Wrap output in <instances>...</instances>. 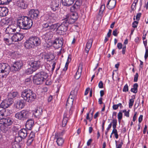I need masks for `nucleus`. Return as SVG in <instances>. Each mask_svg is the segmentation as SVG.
<instances>
[{
  "instance_id": "25",
  "label": "nucleus",
  "mask_w": 148,
  "mask_h": 148,
  "mask_svg": "<svg viewBox=\"0 0 148 148\" xmlns=\"http://www.w3.org/2000/svg\"><path fill=\"white\" fill-rule=\"evenodd\" d=\"M75 0H62V5L64 6L69 7L74 3Z\"/></svg>"
},
{
  "instance_id": "14",
  "label": "nucleus",
  "mask_w": 148,
  "mask_h": 148,
  "mask_svg": "<svg viewBox=\"0 0 148 148\" xmlns=\"http://www.w3.org/2000/svg\"><path fill=\"white\" fill-rule=\"evenodd\" d=\"M24 37V34L22 33H17L14 34L12 36L11 40L12 42H17L21 40Z\"/></svg>"
},
{
  "instance_id": "38",
  "label": "nucleus",
  "mask_w": 148,
  "mask_h": 148,
  "mask_svg": "<svg viewBox=\"0 0 148 148\" xmlns=\"http://www.w3.org/2000/svg\"><path fill=\"white\" fill-rule=\"evenodd\" d=\"M6 111L5 109L3 108V109L0 110V118L1 117L6 116L7 115L6 114Z\"/></svg>"
},
{
  "instance_id": "60",
  "label": "nucleus",
  "mask_w": 148,
  "mask_h": 148,
  "mask_svg": "<svg viewBox=\"0 0 148 148\" xmlns=\"http://www.w3.org/2000/svg\"><path fill=\"white\" fill-rule=\"evenodd\" d=\"M141 13H138L136 16V19L137 21H139L141 15Z\"/></svg>"
},
{
  "instance_id": "19",
  "label": "nucleus",
  "mask_w": 148,
  "mask_h": 148,
  "mask_svg": "<svg viewBox=\"0 0 148 148\" xmlns=\"http://www.w3.org/2000/svg\"><path fill=\"white\" fill-rule=\"evenodd\" d=\"M82 65L80 64L78 67L77 72L75 75V78L76 79H78L80 77L82 71Z\"/></svg>"
},
{
  "instance_id": "23",
  "label": "nucleus",
  "mask_w": 148,
  "mask_h": 148,
  "mask_svg": "<svg viewBox=\"0 0 148 148\" xmlns=\"http://www.w3.org/2000/svg\"><path fill=\"white\" fill-rule=\"evenodd\" d=\"M17 5L19 7L22 9H25L27 7V5L25 3L24 1L19 0L16 3Z\"/></svg>"
},
{
  "instance_id": "63",
  "label": "nucleus",
  "mask_w": 148,
  "mask_h": 148,
  "mask_svg": "<svg viewBox=\"0 0 148 148\" xmlns=\"http://www.w3.org/2000/svg\"><path fill=\"white\" fill-rule=\"evenodd\" d=\"M118 29H116L114 30L112 32L113 35L115 36H117L118 34V33H117L118 31Z\"/></svg>"
},
{
  "instance_id": "57",
  "label": "nucleus",
  "mask_w": 148,
  "mask_h": 148,
  "mask_svg": "<svg viewBox=\"0 0 148 148\" xmlns=\"http://www.w3.org/2000/svg\"><path fill=\"white\" fill-rule=\"evenodd\" d=\"M46 85H50L51 84V80L50 79H46Z\"/></svg>"
},
{
  "instance_id": "24",
  "label": "nucleus",
  "mask_w": 148,
  "mask_h": 148,
  "mask_svg": "<svg viewBox=\"0 0 148 148\" xmlns=\"http://www.w3.org/2000/svg\"><path fill=\"white\" fill-rule=\"evenodd\" d=\"M116 4L115 0H110L106 6L109 10H112L114 8Z\"/></svg>"
},
{
  "instance_id": "31",
  "label": "nucleus",
  "mask_w": 148,
  "mask_h": 148,
  "mask_svg": "<svg viewBox=\"0 0 148 148\" xmlns=\"http://www.w3.org/2000/svg\"><path fill=\"white\" fill-rule=\"evenodd\" d=\"M42 109L40 108H39L36 110L34 113V114L35 117L39 118L42 114Z\"/></svg>"
},
{
  "instance_id": "3",
  "label": "nucleus",
  "mask_w": 148,
  "mask_h": 148,
  "mask_svg": "<svg viewBox=\"0 0 148 148\" xmlns=\"http://www.w3.org/2000/svg\"><path fill=\"white\" fill-rule=\"evenodd\" d=\"M48 74L45 71H42L36 74L33 77L34 84L39 85L42 84L48 77Z\"/></svg>"
},
{
  "instance_id": "56",
  "label": "nucleus",
  "mask_w": 148,
  "mask_h": 148,
  "mask_svg": "<svg viewBox=\"0 0 148 148\" xmlns=\"http://www.w3.org/2000/svg\"><path fill=\"white\" fill-rule=\"evenodd\" d=\"M31 82V79L29 78H27L25 79V83L26 85L30 84Z\"/></svg>"
},
{
  "instance_id": "61",
  "label": "nucleus",
  "mask_w": 148,
  "mask_h": 148,
  "mask_svg": "<svg viewBox=\"0 0 148 148\" xmlns=\"http://www.w3.org/2000/svg\"><path fill=\"white\" fill-rule=\"evenodd\" d=\"M103 82L101 81L99 82L98 84V86L99 88H103Z\"/></svg>"
},
{
  "instance_id": "62",
  "label": "nucleus",
  "mask_w": 148,
  "mask_h": 148,
  "mask_svg": "<svg viewBox=\"0 0 148 148\" xmlns=\"http://www.w3.org/2000/svg\"><path fill=\"white\" fill-rule=\"evenodd\" d=\"M138 73H136L135 76H134V82H136L137 81L138 79Z\"/></svg>"
},
{
  "instance_id": "17",
  "label": "nucleus",
  "mask_w": 148,
  "mask_h": 148,
  "mask_svg": "<svg viewBox=\"0 0 148 148\" xmlns=\"http://www.w3.org/2000/svg\"><path fill=\"white\" fill-rule=\"evenodd\" d=\"M16 26L13 25H11L8 26L5 30L7 34H12L13 33L16 31Z\"/></svg>"
},
{
  "instance_id": "44",
  "label": "nucleus",
  "mask_w": 148,
  "mask_h": 148,
  "mask_svg": "<svg viewBox=\"0 0 148 148\" xmlns=\"http://www.w3.org/2000/svg\"><path fill=\"white\" fill-rule=\"evenodd\" d=\"M82 0H77L76 1L75 4L79 8L80 6L82 5Z\"/></svg>"
},
{
  "instance_id": "10",
  "label": "nucleus",
  "mask_w": 148,
  "mask_h": 148,
  "mask_svg": "<svg viewBox=\"0 0 148 148\" xmlns=\"http://www.w3.org/2000/svg\"><path fill=\"white\" fill-rule=\"evenodd\" d=\"M63 39L62 38H56L52 42L53 46L55 49L62 48V46L63 45Z\"/></svg>"
},
{
  "instance_id": "12",
  "label": "nucleus",
  "mask_w": 148,
  "mask_h": 148,
  "mask_svg": "<svg viewBox=\"0 0 148 148\" xmlns=\"http://www.w3.org/2000/svg\"><path fill=\"white\" fill-rule=\"evenodd\" d=\"M29 64L31 68H33L34 70L36 71L40 67V60L29 61Z\"/></svg>"
},
{
  "instance_id": "35",
  "label": "nucleus",
  "mask_w": 148,
  "mask_h": 148,
  "mask_svg": "<svg viewBox=\"0 0 148 148\" xmlns=\"http://www.w3.org/2000/svg\"><path fill=\"white\" fill-rule=\"evenodd\" d=\"M138 85L137 83H135L133 85V88L131 89V91L133 93H136L138 92Z\"/></svg>"
},
{
  "instance_id": "21",
  "label": "nucleus",
  "mask_w": 148,
  "mask_h": 148,
  "mask_svg": "<svg viewBox=\"0 0 148 148\" xmlns=\"http://www.w3.org/2000/svg\"><path fill=\"white\" fill-rule=\"evenodd\" d=\"M8 10L7 8L0 7V16L3 17L6 16L8 14Z\"/></svg>"
},
{
  "instance_id": "55",
  "label": "nucleus",
  "mask_w": 148,
  "mask_h": 148,
  "mask_svg": "<svg viewBox=\"0 0 148 148\" xmlns=\"http://www.w3.org/2000/svg\"><path fill=\"white\" fill-rule=\"evenodd\" d=\"M138 24V22L136 21H134L132 24V27L134 28H136Z\"/></svg>"
},
{
  "instance_id": "33",
  "label": "nucleus",
  "mask_w": 148,
  "mask_h": 148,
  "mask_svg": "<svg viewBox=\"0 0 148 148\" xmlns=\"http://www.w3.org/2000/svg\"><path fill=\"white\" fill-rule=\"evenodd\" d=\"M8 96L10 97H12L13 98L16 99L19 97V95L18 92H13L9 93Z\"/></svg>"
},
{
  "instance_id": "58",
  "label": "nucleus",
  "mask_w": 148,
  "mask_h": 148,
  "mask_svg": "<svg viewBox=\"0 0 148 148\" xmlns=\"http://www.w3.org/2000/svg\"><path fill=\"white\" fill-rule=\"evenodd\" d=\"M129 110H128V111H127L126 110H123V112L124 113L125 115L127 117H129Z\"/></svg>"
},
{
  "instance_id": "2",
  "label": "nucleus",
  "mask_w": 148,
  "mask_h": 148,
  "mask_svg": "<svg viewBox=\"0 0 148 148\" xmlns=\"http://www.w3.org/2000/svg\"><path fill=\"white\" fill-rule=\"evenodd\" d=\"M21 96L26 102L29 103L34 101L36 98V94L29 89L23 90L21 92Z\"/></svg>"
},
{
  "instance_id": "9",
  "label": "nucleus",
  "mask_w": 148,
  "mask_h": 148,
  "mask_svg": "<svg viewBox=\"0 0 148 148\" xmlns=\"http://www.w3.org/2000/svg\"><path fill=\"white\" fill-rule=\"evenodd\" d=\"M39 12L37 10L31 9L29 12V17L32 20H36L38 19Z\"/></svg>"
},
{
  "instance_id": "51",
  "label": "nucleus",
  "mask_w": 148,
  "mask_h": 148,
  "mask_svg": "<svg viewBox=\"0 0 148 148\" xmlns=\"http://www.w3.org/2000/svg\"><path fill=\"white\" fill-rule=\"evenodd\" d=\"M65 130H63V131L61 132L60 133H57L55 135H58V136L62 137L64 134L65 133Z\"/></svg>"
},
{
  "instance_id": "43",
  "label": "nucleus",
  "mask_w": 148,
  "mask_h": 148,
  "mask_svg": "<svg viewBox=\"0 0 148 148\" xmlns=\"http://www.w3.org/2000/svg\"><path fill=\"white\" fill-rule=\"evenodd\" d=\"M135 98V97L134 96V98H132L130 99L129 102V107L130 108H131L133 105L134 102V99Z\"/></svg>"
},
{
  "instance_id": "16",
  "label": "nucleus",
  "mask_w": 148,
  "mask_h": 148,
  "mask_svg": "<svg viewBox=\"0 0 148 148\" xmlns=\"http://www.w3.org/2000/svg\"><path fill=\"white\" fill-rule=\"evenodd\" d=\"M23 66V63L21 61H17L14 63L12 67L15 71H18L21 69Z\"/></svg>"
},
{
  "instance_id": "6",
  "label": "nucleus",
  "mask_w": 148,
  "mask_h": 148,
  "mask_svg": "<svg viewBox=\"0 0 148 148\" xmlns=\"http://www.w3.org/2000/svg\"><path fill=\"white\" fill-rule=\"evenodd\" d=\"M10 70L11 68L8 64L4 63H0V71L2 78L6 77Z\"/></svg>"
},
{
  "instance_id": "52",
  "label": "nucleus",
  "mask_w": 148,
  "mask_h": 148,
  "mask_svg": "<svg viewBox=\"0 0 148 148\" xmlns=\"http://www.w3.org/2000/svg\"><path fill=\"white\" fill-rule=\"evenodd\" d=\"M35 136V133L33 132H31L29 135L28 138L34 140Z\"/></svg>"
},
{
  "instance_id": "40",
  "label": "nucleus",
  "mask_w": 148,
  "mask_h": 148,
  "mask_svg": "<svg viewBox=\"0 0 148 148\" xmlns=\"http://www.w3.org/2000/svg\"><path fill=\"white\" fill-rule=\"evenodd\" d=\"M69 120L68 119L63 117L62 121V127H65L67 121Z\"/></svg>"
},
{
  "instance_id": "28",
  "label": "nucleus",
  "mask_w": 148,
  "mask_h": 148,
  "mask_svg": "<svg viewBox=\"0 0 148 148\" xmlns=\"http://www.w3.org/2000/svg\"><path fill=\"white\" fill-rule=\"evenodd\" d=\"M55 138L56 139V142L59 146H62L64 142V140L62 137L55 135Z\"/></svg>"
},
{
  "instance_id": "20",
  "label": "nucleus",
  "mask_w": 148,
  "mask_h": 148,
  "mask_svg": "<svg viewBox=\"0 0 148 148\" xmlns=\"http://www.w3.org/2000/svg\"><path fill=\"white\" fill-rule=\"evenodd\" d=\"M53 32L52 31L49 32L42 36V38L46 40H48L52 38Z\"/></svg>"
},
{
  "instance_id": "4",
  "label": "nucleus",
  "mask_w": 148,
  "mask_h": 148,
  "mask_svg": "<svg viewBox=\"0 0 148 148\" xmlns=\"http://www.w3.org/2000/svg\"><path fill=\"white\" fill-rule=\"evenodd\" d=\"M40 44V40L37 36H31L24 43L25 47L27 49L34 48L35 46L39 45Z\"/></svg>"
},
{
  "instance_id": "11",
  "label": "nucleus",
  "mask_w": 148,
  "mask_h": 148,
  "mask_svg": "<svg viewBox=\"0 0 148 148\" xmlns=\"http://www.w3.org/2000/svg\"><path fill=\"white\" fill-rule=\"evenodd\" d=\"M13 120L10 118L7 117L5 118H2L0 119V124L5 126L10 125L13 123Z\"/></svg>"
},
{
  "instance_id": "36",
  "label": "nucleus",
  "mask_w": 148,
  "mask_h": 148,
  "mask_svg": "<svg viewBox=\"0 0 148 148\" xmlns=\"http://www.w3.org/2000/svg\"><path fill=\"white\" fill-rule=\"evenodd\" d=\"M79 9V8L78 6H77L74 4L70 8V10L71 12H76V11Z\"/></svg>"
},
{
  "instance_id": "54",
  "label": "nucleus",
  "mask_w": 148,
  "mask_h": 148,
  "mask_svg": "<svg viewBox=\"0 0 148 148\" xmlns=\"http://www.w3.org/2000/svg\"><path fill=\"white\" fill-rule=\"evenodd\" d=\"M145 52V58L146 60L148 57V47H146Z\"/></svg>"
},
{
  "instance_id": "64",
  "label": "nucleus",
  "mask_w": 148,
  "mask_h": 148,
  "mask_svg": "<svg viewBox=\"0 0 148 148\" xmlns=\"http://www.w3.org/2000/svg\"><path fill=\"white\" fill-rule=\"evenodd\" d=\"M117 47L119 49H120L122 48V44L121 43L119 42L117 44Z\"/></svg>"
},
{
  "instance_id": "26",
  "label": "nucleus",
  "mask_w": 148,
  "mask_h": 148,
  "mask_svg": "<svg viewBox=\"0 0 148 148\" xmlns=\"http://www.w3.org/2000/svg\"><path fill=\"white\" fill-rule=\"evenodd\" d=\"M92 42V39L91 38L88 40L87 43L85 48V52L87 54L88 53L91 47Z\"/></svg>"
},
{
  "instance_id": "47",
  "label": "nucleus",
  "mask_w": 148,
  "mask_h": 148,
  "mask_svg": "<svg viewBox=\"0 0 148 148\" xmlns=\"http://www.w3.org/2000/svg\"><path fill=\"white\" fill-rule=\"evenodd\" d=\"M123 116V114L121 112H119L118 114V121L119 122H120V121L121 119H122Z\"/></svg>"
},
{
  "instance_id": "22",
  "label": "nucleus",
  "mask_w": 148,
  "mask_h": 148,
  "mask_svg": "<svg viewBox=\"0 0 148 148\" xmlns=\"http://www.w3.org/2000/svg\"><path fill=\"white\" fill-rule=\"evenodd\" d=\"M18 135L23 139H24L27 135V131L25 129H22L18 132Z\"/></svg>"
},
{
  "instance_id": "13",
  "label": "nucleus",
  "mask_w": 148,
  "mask_h": 148,
  "mask_svg": "<svg viewBox=\"0 0 148 148\" xmlns=\"http://www.w3.org/2000/svg\"><path fill=\"white\" fill-rule=\"evenodd\" d=\"M59 3L58 0H53L50 4L51 10L54 12L60 9Z\"/></svg>"
},
{
  "instance_id": "29",
  "label": "nucleus",
  "mask_w": 148,
  "mask_h": 148,
  "mask_svg": "<svg viewBox=\"0 0 148 148\" xmlns=\"http://www.w3.org/2000/svg\"><path fill=\"white\" fill-rule=\"evenodd\" d=\"M30 115L29 112L26 110H23L22 112V121L26 120L28 118Z\"/></svg>"
},
{
  "instance_id": "37",
  "label": "nucleus",
  "mask_w": 148,
  "mask_h": 148,
  "mask_svg": "<svg viewBox=\"0 0 148 148\" xmlns=\"http://www.w3.org/2000/svg\"><path fill=\"white\" fill-rule=\"evenodd\" d=\"M22 110L17 112L15 114V116L16 118L22 121Z\"/></svg>"
},
{
  "instance_id": "1",
  "label": "nucleus",
  "mask_w": 148,
  "mask_h": 148,
  "mask_svg": "<svg viewBox=\"0 0 148 148\" xmlns=\"http://www.w3.org/2000/svg\"><path fill=\"white\" fill-rule=\"evenodd\" d=\"M32 25V21L28 17L22 16L18 18L17 26L20 29L28 30L31 28Z\"/></svg>"
},
{
  "instance_id": "34",
  "label": "nucleus",
  "mask_w": 148,
  "mask_h": 148,
  "mask_svg": "<svg viewBox=\"0 0 148 148\" xmlns=\"http://www.w3.org/2000/svg\"><path fill=\"white\" fill-rule=\"evenodd\" d=\"M58 23L53 24V23H50L49 28H48V29L53 30V31H54L55 29H57L58 26Z\"/></svg>"
},
{
  "instance_id": "7",
  "label": "nucleus",
  "mask_w": 148,
  "mask_h": 148,
  "mask_svg": "<svg viewBox=\"0 0 148 148\" xmlns=\"http://www.w3.org/2000/svg\"><path fill=\"white\" fill-rule=\"evenodd\" d=\"M78 16L77 12H73L71 14H68L64 16V18H65L70 23L73 24L77 20Z\"/></svg>"
},
{
  "instance_id": "32",
  "label": "nucleus",
  "mask_w": 148,
  "mask_h": 148,
  "mask_svg": "<svg viewBox=\"0 0 148 148\" xmlns=\"http://www.w3.org/2000/svg\"><path fill=\"white\" fill-rule=\"evenodd\" d=\"M73 99L68 98L66 104V108H72L73 105Z\"/></svg>"
},
{
  "instance_id": "53",
  "label": "nucleus",
  "mask_w": 148,
  "mask_h": 148,
  "mask_svg": "<svg viewBox=\"0 0 148 148\" xmlns=\"http://www.w3.org/2000/svg\"><path fill=\"white\" fill-rule=\"evenodd\" d=\"M33 140V139L28 138V140L27 142V145L28 146L31 145Z\"/></svg>"
},
{
  "instance_id": "30",
  "label": "nucleus",
  "mask_w": 148,
  "mask_h": 148,
  "mask_svg": "<svg viewBox=\"0 0 148 148\" xmlns=\"http://www.w3.org/2000/svg\"><path fill=\"white\" fill-rule=\"evenodd\" d=\"M66 109L67 110L64 114L63 117L67 118V119H69V118L70 116L72 114V111L71 110V108H69V109L67 108Z\"/></svg>"
},
{
  "instance_id": "59",
  "label": "nucleus",
  "mask_w": 148,
  "mask_h": 148,
  "mask_svg": "<svg viewBox=\"0 0 148 148\" xmlns=\"http://www.w3.org/2000/svg\"><path fill=\"white\" fill-rule=\"evenodd\" d=\"M123 143L122 141L119 144H116V148H121L122 145L123 144Z\"/></svg>"
},
{
  "instance_id": "42",
  "label": "nucleus",
  "mask_w": 148,
  "mask_h": 148,
  "mask_svg": "<svg viewBox=\"0 0 148 148\" xmlns=\"http://www.w3.org/2000/svg\"><path fill=\"white\" fill-rule=\"evenodd\" d=\"M21 146L18 144L13 143L12 144V148H20Z\"/></svg>"
},
{
  "instance_id": "48",
  "label": "nucleus",
  "mask_w": 148,
  "mask_h": 148,
  "mask_svg": "<svg viewBox=\"0 0 148 148\" xmlns=\"http://www.w3.org/2000/svg\"><path fill=\"white\" fill-rule=\"evenodd\" d=\"M128 86L127 84H126L124 86L123 91L124 92H126L128 91Z\"/></svg>"
},
{
  "instance_id": "41",
  "label": "nucleus",
  "mask_w": 148,
  "mask_h": 148,
  "mask_svg": "<svg viewBox=\"0 0 148 148\" xmlns=\"http://www.w3.org/2000/svg\"><path fill=\"white\" fill-rule=\"evenodd\" d=\"M11 40L12 41V40H11V39H9V38H3V41L7 44L8 45H10L12 43L10 41Z\"/></svg>"
},
{
  "instance_id": "45",
  "label": "nucleus",
  "mask_w": 148,
  "mask_h": 148,
  "mask_svg": "<svg viewBox=\"0 0 148 148\" xmlns=\"http://www.w3.org/2000/svg\"><path fill=\"white\" fill-rule=\"evenodd\" d=\"M112 123L113 128L116 127L117 121L116 119H113L112 120Z\"/></svg>"
},
{
  "instance_id": "5",
  "label": "nucleus",
  "mask_w": 148,
  "mask_h": 148,
  "mask_svg": "<svg viewBox=\"0 0 148 148\" xmlns=\"http://www.w3.org/2000/svg\"><path fill=\"white\" fill-rule=\"evenodd\" d=\"M70 23L65 18L60 25H58L56 31L57 33L60 35L65 34L68 29V25Z\"/></svg>"
},
{
  "instance_id": "27",
  "label": "nucleus",
  "mask_w": 148,
  "mask_h": 148,
  "mask_svg": "<svg viewBox=\"0 0 148 148\" xmlns=\"http://www.w3.org/2000/svg\"><path fill=\"white\" fill-rule=\"evenodd\" d=\"M24 100H20L16 102V107L19 109L23 108L25 106Z\"/></svg>"
},
{
  "instance_id": "39",
  "label": "nucleus",
  "mask_w": 148,
  "mask_h": 148,
  "mask_svg": "<svg viewBox=\"0 0 148 148\" xmlns=\"http://www.w3.org/2000/svg\"><path fill=\"white\" fill-rule=\"evenodd\" d=\"M35 71L32 68H28L25 71V73L27 75L32 74Z\"/></svg>"
},
{
  "instance_id": "15",
  "label": "nucleus",
  "mask_w": 148,
  "mask_h": 148,
  "mask_svg": "<svg viewBox=\"0 0 148 148\" xmlns=\"http://www.w3.org/2000/svg\"><path fill=\"white\" fill-rule=\"evenodd\" d=\"M47 17L48 18L47 19V22L44 23L42 25V28L43 29L49 28L50 23H53L55 21V20L51 16H49L48 17L47 16Z\"/></svg>"
},
{
  "instance_id": "50",
  "label": "nucleus",
  "mask_w": 148,
  "mask_h": 148,
  "mask_svg": "<svg viewBox=\"0 0 148 148\" xmlns=\"http://www.w3.org/2000/svg\"><path fill=\"white\" fill-rule=\"evenodd\" d=\"M23 138L19 136H16L15 138V141L17 142H19L22 141Z\"/></svg>"
},
{
  "instance_id": "8",
  "label": "nucleus",
  "mask_w": 148,
  "mask_h": 148,
  "mask_svg": "<svg viewBox=\"0 0 148 148\" xmlns=\"http://www.w3.org/2000/svg\"><path fill=\"white\" fill-rule=\"evenodd\" d=\"M13 103V99L8 97L3 100L0 104V107L2 108L5 109L8 108Z\"/></svg>"
},
{
  "instance_id": "49",
  "label": "nucleus",
  "mask_w": 148,
  "mask_h": 148,
  "mask_svg": "<svg viewBox=\"0 0 148 148\" xmlns=\"http://www.w3.org/2000/svg\"><path fill=\"white\" fill-rule=\"evenodd\" d=\"M1 2H2L3 4H8L12 0H1Z\"/></svg>"
},
{
  "instance_id": "18",
  "label": "nucleus",
  "mask_w": 148,
  "mask_h": 148,
  "mask_svg": "<svg viewBox=\"0 0 148 148\" xmlns=\"http://www.w3.org/2000/svg\"><path fill=\"white\" fill-rule=\"evenodd\" d=\"M34 125V122L33 120L29 119L27 120L25 124L26 128L29 130L32 129Z\"/></svg>"
},
{
  "instance_id": "46",
  "label": "nucleus",
  "mask_w": 148,
  "mask_h": 148,
  "mask_svg": "<svg viewBox=\"0 0 148 148\" xmlns=\"http://www.w3.org/2000/svg\"><path fill=\"white\" fill-rule=\"evenodd\" d=\"M44 58L45 60H46L47 61H51V60H53V58H51L50 56L48 55H45L44 56Z\"/></svg>"
}]
</instances>
